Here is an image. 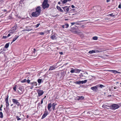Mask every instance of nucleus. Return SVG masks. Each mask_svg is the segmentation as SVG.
<instances>
[{"instance_id": "052dcab7", "label": "nucleus", "mask_w": 121, "mask_h": 121, "mask_svg": "<svg viewBox=\"0 0 121 121\" xmlns=\"http://www.w3.org/2000/svg\"><path fill=\"white\" fill-rule=\"evenodd\" d=\"M3 107V105L2 104L1 105V107H0L2 108Z\"/></svg>"}, {"instance_id": "603ef678", "label": "nucleus", "mask_w": 121, "mask_h": 121, "mask_svg": "<svg viewBox=\"0 0 121 121\" xmlns=\"http://www.w3.org/2000/svg\"><path fill=\"white\" fill-rule=\"evenodd\" d=\"M71 7L73 8H74L75 7L73 5H72L71 6Z\"/></svg>"}, {"instance_id": "de8ad7c7", "label": "nucleus", "mask_w": 121, "mask_h": 121, "mask_svg": "<svg viewBox=\"0 0 121 121\" xmlns=\"http://www.w3.org/2000/svg\"><path fill=\"white\" fill-rule=\"evenodd\" d=\"M117 87L116 88V87H114L113 86H112V88L113 90L117 89Z\"/></svg>"}, {"instance_id": "58836bf2", "label": "nucleus", "mask_w": 121, "mask_h": 121, "mask_svg": "<svg viewBox=\"0 0 121 121\" xmlns=\"http://www.w3.org/2000/svg\"><path fill=\"white\" fill-rule=\"evenodd\" d=\"M17 86L16 85H15L14 86H13V89L15 91H16V86Z\"/></svg>"}, {"instance_id": "4be33fe9", "label": "nucleus", "mask_w": 121, "mask_h": 121, "mask_svg": "<svg viewBox=\"0 0 121 121\" xmlns=\"http://www.w3.org/2000/svg\"><path fill=\"white\" fill-rule=\"evenodd\" d=\"M93 53H95V52L94 50L90 51L88 52V53L90 54H91Z\"/></svg>"}, {"instance_id": "4c0bfd02", "label": "nucleus", "mask_w": 121, "mask_h": 121, "mask_svg": "<svg viewBox=\"0 0 121 121\" xmlns=\"http://www.w3.org/2000/svg\"><path fill=\"white\" fill-rule=\"evenodd\" d=\"M104 86L102 84L100 85L99 86V87L101 88H102L103 87H104Z\"/></svg>"}, {"instance_id": "a211bd4d", "label": "nucleus", "mask_w": 121, "mask_h": 121, "mask_svg": "<svg viewBox=\"0 0 121 121\" xmlns=\"http://www.w3.org/2000/svg\"><path fill=\"white\" fill-rule=\"evenodd\" d=\"M102 107L105 108H107V109H109V107L107 105H105L104 104L103 105Z\"/></svg>"}, {"instance_id": "b1692460", "label": "nucleus", "mask_w": 121, "mask_h": 121, "mask_svg": "<svg viewBox=\"0 0 121 121\" xmlns=\"http://www.w3.org/2000/svg\"><path fill=\"white\" fill-rule=\"evenodd\" d=\"M87 82V80H85L84 81H81V83L83 84L86 83Z\"/></svg>"}, {"instance_id": "39448f33", "label": "nucleus", "mask_w": 121, "mask_h": 121, "mask_svg": "<svg viewBox=\"0 0 121 121\" xmlns=\"http://www.w3.org/2000/svg\"><path fill=\"white\" fill-rule=\"evenodd\" d=\"M43 8L45 9L46 8H48L49 7V4L48 3H43L42 4Z\"/></svg>"}, {"instance_id": "c03bdc74", "label": "nucleus", "mask_w": 121, "mask_h": 121, "mask_svg": "<svg viewBox=\"0 0 121 121\" xmlns=\"http://www.w3.org/2000/svg\"><path fill=\"white\" fill-rule=\"evenodd\" d=\"M94 51L95 52V53H96V52L98 53V52H99V51H98L97 50H96V49Z\"/></svg>"}, {"instance_id": "c756f323", "label": "nucleus", "mask_w": 121, "mask_h": 121, "mask_svg": "<svg viewBox=\"0 0 121 121\" xmlns=\"http://www.w3.org/2000/svg\"><path fill=\"white\" fill-rule=\"evenodd\" d=\"M9 46V43H7L6 44L5 46V48H8Z\"/></svg>"}, {"instance_id": "6ab92c4d", "label": "nucleus", "mask_w": 121, "mask_h": 121, "mask_svg": "<svg viewBox=\"0 0 121 121\" xmlns=\"http://www.w3.org/2000/svg\"><path fill=\"white\" fill-rule=\"evenodd\" d=\"M56 8L58 10L60 11L61 12H63V11L62 9L59 6H57L56 7Z\"/></svg>"}, {"instance_id": "a19ab883", "label": "nucleus", "mask_w": 121, "mask_h": 121, "mask_svg": "<svg viewBox=\"0 0 121 121\" xmlns=\"http://www.w3.org/2000/svg\"><path fill=\"white\" fill-rule=\"evenodd\" d=\"M109 15L110 16H112V17H114V15L113 14V13H111V14H110L109 15H108V16Z\"/></svg>"}, {"instance_id": "ddd939ff", "label": "nucleus", "mask_w": 121, "mask_h": 121, "mask_svg": "<svg viewBox=\"0 0 121 121\" xmlns=\"http://www.w3.org/2000/svg\"><path fill=\"white\" fill-rule=\"evenodd\" d=\"M56 67V66L53 65L50 66V68L49 70H52L54 69H55Z\"/></svg>"}, {"instance_id": "423d86ee", "label": "nucleus", "mask_w": 121, "mask_h": 121, "mask_svg": "<svg viewBox=\"0 0 121 121\" xmlns=\"http://www.w3.org/2000/svg\"><path fill=\"white\" fill-rule=\"evenodd\" d=\"M37 92L39 96H40L42 95L44 93V92L42 90H38L37 91Z\"/></svg>"}, {"instance_id": "a878e982", "label": "nucleus", "mask_w": 121, "mask_h": 121, "mask_svg": "<svg viewBox=\"0 0 121 121\" xmlns=\"http://www.w3.org/2000/svg\"><path fill=\"white\" fill-rule=\"evenodd\" d=\"M71 70L70 71V72L71 73H75V69H74L73 68H71Z\"/></svg>"}, {"instance_id": "412c9836", "label": "nucleus", "mask_w": 121, "mask_h": 121, "mask_svg": "<svg viewBox=\"0 0 121 121\" xmlns=\"http://www.w3.org/2000/svg\"><path fill=\"white\" fill-rule=\"evenodd\" d=\"M75 73H79L81 71V70L78 69H75Z\"/></svg>"}, {"instance_id": "1a4fd4ad", "label": "nucleus", "mask_w": 121, "mask_h": 121, "mask_svg": "<svg viewBox=\"0 0 121 121\" xmlns=\"http://www.w3.org/2000/svg\"><path fill=\"white\" fill-rule=\"evenodd\" d=\"M62 9L64 10V11L65 12H67L69 11V7L67 6H66L65 7H62Z\"/></svg>"}, {"instance_id": "09e8293b", "label": "nucleus", "mask_w": 121, "mask_h": 121, "mask_svg": "<svg viewBox=\"0 0 121 121\" xmlns=\"http://www.w3.org/2000/svg\"><path fill=\"white\" fill-rule=\"evenodd\" d=\"M65 25H61V26L62 27V28H64L65 27Z\"/></svg>"}, {"instance_id": "a18cd8bd", "label": "nucleus", "mask_w": 121, "mask_h": 121, "mask_svg": "<svg viewBox=\"0 0 121 121\" xmlns=\"http://www.w3.org/2000/svg\"><path fill=\"white\" fill-rule=\"evenodd\" d=\"M48 0H44L43 3H48L47 2Z\"/></svg>"}, {"instance_id": "e2e57ef3", "label": "nucleus", "mask_w": 121, "mask_h": 121, "mask_svg": "<svg viewBox=\"0 0 121 121\" xmlns=\"http://www.w3.org/2000/svg\"><path fill=\"white\" fill-rule=\"evenodd\" d=\"M71 0H67V2L68 1H71Z\"/></svg>"}, {"instance_id": "f3484780", "label": "nucleus", "mask_w": 121, "mask_h": 121, "mask_svg": "<svg viewBox=\"0 0 121 121\" xmlns=\"http://www.w3.org/2000/svg\"><path fill=\"white\" fill-rule=\"evenodd\" d=\"M51 38L53 40L56 39V37L54 35H52L51 36Z\"/></svg>"}, {"instance_id": "4468645a", "label": "nucleus", "mask_w": 121, "mask_h": 121, "mask_svg": "<svg viewBox=\"0 0 121 121\" xmlns=\"http://www.w3.org/2000/svg\"><path fill=\"white\" fill-rule=\"evenodd\" d=\"M57 104L56 103H53L52 105V109L53 110H55V106Z\"/></svg>"}, {"instance_id": "7c9ffc66", "label": "nucleus", "mask_w": 121, "mask_h": 121, "mask_svg": "<svg viewBox=\"0 0 121 121\" xmlns=\"http://www.w3.org/2000/svg\"><path fill=\"white\" fill-rule=\"evenodd\" d=\"M42 81V79H39L38 80V82L39 83V84H40L41 82Z\"/></svg>"}, {"instance_id": "4d7b16f0", "label": "nucleus", "mask_w": 121, "mask_h": 121, "mask_svg": "<svg viewBox=\"0 0 121 121\" xmlns=\"http://www.w3.org/2000/svg\"><path fill=\"white\" fill-rule=\"evenodd\" d=\"M119 105L120 106H121V103H120L119 104Z\"/></svg>"}, {"instance_id": "f8f14e48", "label": "nucleus", "mask_w": 121, "mask_h": 121, "mask_svg": "<svg viewBox=\"0 0 121 121\" xmlns=\"http://www.w3.org/2000/svg\"><path fill=\"white\" fill-rule=\"evenodd\" d=\"M109 71L112 72L113 73H114L115 74H116L117 73H120V72H118L117 70H108Z\"/></svg>"}, {"instance_id": "5fc2aeb1", "label": "nucleus", "mask_w": 121, "mask_h": 121, "mask_svg": "<svg viewBox=\"0 0 121 121\" xmlns=\"http://www.w3.org/2000/svg\"><path fill=\"white\" fill-rule=\"evenodd\" d=\"M60 53L61 54V55H63V52H60Z\"/></svg>"}, {"instance_id": "393cba45", "label": "nucleus", "mask_w": 121, "mask_h": 121, "mask_svg": "<svg viewBox=\"0 0 121 121\" xmlns=\"http://www.w3.org/2000/svg\"><path fill=\"white\" fill-rule=\"evenodd\" d=\"M19 37V36H16L15 38L13 39V42L15 41Z\"/></svg>"}, {"instance_id": "cd10ccee", "label": "nucleus", "mask_w": 121, "mask_h": 121, "mask_svg": "<svg viewBox=\"0 0 121 121\" xmlns=\"http://www.w3.org/2000/svg\"><path fill=\"white\" fill-rule=\"evenodd\" d=\"M74 83L75 84H81V81H77L76 82H74Z\"/></svg>"}, {"instance_id": "0e129e2a", "label": "nucleus", "mask_w": 121, "mask_h": 121, "mask_svg": "<svg viewBox=\"0 0 121 121\" xmlns=\"http://www.w3.org/2000/svg\"><path fill=\"white\" fill-rule=\"evenodd\" d=\"M28 117H29V116H28V115H27V118H28Z\"/></svg>"}, {"instance_id": "f257e3e1", "label": "nucleus", "mask_w": 121, "mask_h": 121, "mask_svg": "<svg viewBox=\"0 0 121 121\" xmlns=\"http://www.w3.org/2000/svg\"><path fill=\"white\" fill-rule=\"evenodd\" d=\"M41 12V8L39 6L36 8L35 11L32 13V16L33 17H37L40 15Z\"/></svg>"}, {"instance_id": "5701e85b", "label": "nucleus", "mask_w": 121, "mask_h": 121, "mask_svg": "<svg viewBox=\"0 0 121 121\" xmlns=\"http://www.w3.org/2000/svg\"><path fill=\"white\" fill-rule=\"evenodd\" d=\"M79 100L83 99L84 98V97L82 96H78Z\"/></svg>"}, {"instance_id": "49530a36", "label": "nucleus", "mask_w": 121, "mask_h": 121, "mask_svg": "<svg viewBox=\"0 0 121 121\" xmlns=\"http://www.w3.org/2000/svg\"><path fill=\"white\" fill-rule=\"evenodd\" d=\"M8 37V36H3V39H6V38L7 37Z\"/></svg>"}, {"instance_id": "ea45409f", "label": "nucleus", "mask_w": 121, "mask_h": 121, "mask_svg": "<svg viewBox=\"0 0 121 121\" xmlns=\"http://www.w3.org/2000/svg\"><path fill=\"white\" fill-rule=\"evenodd\" d=\"M33 50H33V52L32 53L33 54V53L34 54L35 52L36 51V50L35 48Z\"/></svg>"}, {"instance_id": "69168bd1", "label": "nucleus", "mask_w": 121, "mask_h": 121, "mask_svg": "<svg viewBox=\"0 0 121 121\" xmlns=\"http://www.w3.org/2000/svg\"><path fill=\"white\" fill-rule=\"evenodd\" d=\"M14 42H13V41L11 42V43H13Z\"/></svg>"}, {"instance_id": "473e14b6", "label": "nucleus", "mask_w": 121, "mask_h": 121, "mask_svg": "<svg viewBox=\"0 0 121 121\" xmlns=\"http://www.w3.org/2000/svg\"><path fill=\"white\" fill-rule=\"evenodd\" d=\"M93 40H96L97 39L98 37L97 36H94L93 37Z\"/></svg>"}, {"instance_id": "3c124183", "label": "nucleus", "mask_w": 121, "mask_h": 121, "mask_svg": "<svg viewBox=\"0 0 121 121\" xmlns=\"http://www.w3.org/2000/svg\"><path fill=\"white\" fill-rule=\"evenodd\" d=\"M43 99H42L41 101V104H42L43 103Z\"/></svg>"}, {"instance_id": "20e7f679", "label": "nucleus", "mask_w": 121, "mask_h": 121, "mask_svg": "<svg viewBox=\"0 0 121 121\" xmlns=\"http://www.w3.org/2000/svg\"><path fill=\"white\" fill-rule=\"evenodd\" d=\"M12 100V102L13 104L17 105L18 106H20V104L18 102V100L14 99H13Z\"/></svg>"}, {"instance_id": "9b49d317", "label": "nucleus", "mask_w": 121, "mask_h": 121, "mask_svg": "<svg viewBox=\"0 0 121 121\" xmlns=\"http://www.w3.org/2000/svg\"><path fill=\"white\" fill-rule=\"evenodd\" d=\"M99 8H100V7H98L97 8L95 7V8L94 9H93V11L94 12H95L94 14L95 13H97L98 12H99V10H98V9H99Z\"/></svg>"}, {"instance_id": "f704fd0d", "label": "nucleus", "mask_w": 121, "mask_h": 121, "mask_svg": "<svg viewBox=\"0 0 121 121\" xmlns=\"http://www.w3.org/2000/svg\"><path fill=\"white\" fill-rule=\"evenodd\" d=\"M40 25V23H38L36 25H35V28L38 27H39V26Z\"/></svg>"}, {"instance_id": "bf43d9fd", "label": "nucleus", "mask_w": 121, "mask_h": 121, "mask_svg": "<svg viewBox=\"0 0 121 121\" xmlns=\"http://www.w3.org/2000/svg\"><path fill=\"white\" fill-rule=\"evenodd\" d=\"M84 78H83L82 77H81L80 78V79L81 80L82 79H84Z\"/></svg>"}, {"instance_id": "2f4dec72", "label": "nucleus", "mask_w": 121, "mask_h": 121, "mask_svg": "<svg viewBox=\"0 0 121 121\" xmlns=\"http://www.w3.org/2000/svg\"><path fill=\"white\" fill-rule=\"evenodd\" d=\"M0 117L1 118H2L3 117V113L2 112H0Z\"/></svg>"}, {"instance_id": "c9c22d12", "label": "nucleus", "mask_w": 121, "mask_h": 121, "mask_svg": "<svg viewBox=\"0 0 121 121\" xmlns=\"http://www.w3.org/2000/svg\"><path fill=\"white\" fill-rule=\"evenodd\" d=\"M27 80L26 79H24L21 81V82L22 83H24L26 82Z\"/></svg>"}, {"instance_id": "bb28decb", "label": "nucleus", "mask_w": 121, "mask_h": 121, "mask_svg": "<svg viewBox=\"0 0 121 121\" xmlns=\"http://www.w3.org/2000/svg\"><path fill=\"white\" fill-rule=\"evenodd\" d=\"M62 4H64L67 2V0H63L62 1L61 0Z\"/></svg>"}, {"instance_id": "f03ea898", "label": "nucleus", "mask_w": 121, "mask_h": 121, "mask_svg": "<svg viewBox=\"0 0 121 121\" xmlns=\"http://www.w3.org/2000/svg\"><path fill=\"white\" fill-rule=\"evenodd\" d=\"M17 28V26L16 25H15L9 31V33L8 35V36H10V35H12V34H14L16 32V29Z\"/></svg>"}, {"instance_id": "13d9d810", "label": "nucleus", "mask_w": 121, "mask_h": 121, "mask_svg": "<svg viewBox=\"0 0 121 121\" xmlns=\"http://www.w3.org/2000/svg\"><path fill=\"white\" fill-rule=\"evenodd\" d=\"M2 108H1L0 107V110L1 111H2Z\"/></svg>"}, {"instance_id": "e433bc0d", "label": "nucleus", "mask_w": 121, "mask_h": 121, "mask_svg": "<svg viewBox=\"0 0 121 121\" xmlns=\"http://www.w3.org/2000/svg\"><path fill=\"white\" fill-rule=\"evenodd\" d=\"M16 118H17V121H19L21 120V119L19 118V117L17 116H16Z\"/></svg>"}, {"instance_id": "9d476101", "label": "nucleus", "mask_w": 121, "mask_h": 121, "mask_svg": "<svg viewBox=\"0 0 121 121\" xmlns=\"http://www.w3.org/2000/svg\"><path fill=\"white\" fill-rule=\"evenodd\" d=\"M30 85L32 87V88H31V89H32L33 87L34 86H36L37 85V83L36 82H33L31 83H30Z\"/></svg>"}, {"instance_id": "864d4df0", "label": "nucleus", "mask_w": 121, "mask_h": 121, "mask_svg": "<svg viewBox=\"0 0 121 121\" xmlns=\"http://www.w3.org/2000/svg\"><path fill=\"white\" fill-rule=\"evenodd\" d=\"M118 8H120V9L121 8V5L120 4H119L118 6Z\"/></svg>"}, {"instance_id": "0eeeda50", "label": "nucleus", "mask_w": 121, "mask_h": 121, "mask_svg": "<svg viewBox=\"0 0 121 121\" xmlns=\"http://www.w3.org/2000/svg\"><path fill=\"white\" fill-rule=\"evenodd\" d=\"M98 86V85H97L96 86L91 87V89L93 91L95 92H96L98 90L97 88Z\"/></svg>"}, {"instance_id": "7ed1b4c3", "label": "nucleus", "mask_w": 121, "mask_h": 121, "mask_svg": "<svg viewBox=\"0 0 121 121\" xmlns=\"http://www.w3.org/2000/svg\"><path fill=\"white\" fill-rule=\"evenodd\" d=\"M119 107V105L117 104H114L111 106V108L113 109H115L118 108Z\"/></svg>"}, {"instance_id": "c85d7f7f", "label": "nucleus", "mask_w": 121, "mask_h": 121, "mask_svg": "<svg viewBox=\"0 0 121 121\" xmlns=\"http://www.w3.org/2000/svg\"><path fill=\"white\" fill-rule=\"evenodd\" d=\"M79 22V21H77V22H72L71 23V24L72 25H74L75 24H78V23H77Z\"/></svg>"}, {"instance_id": "338daca9", "label": "nucleus", "mask_w": 121, "mask_h": 121, "mask_svg": "<svg viewBox=\"0 0 121 121\" xmlns=\"http://www.w3.org/2000/svg\"><path fill=\"white\" fill-rule=\"evenodd\" d=\"M13 105V104H12L11 105V106H12Z\"/></svg>"}, {"instance_id": "aec40b11", "label": "nucleus", "mask_w": 121, "mask_h": 121, "mask_svg": "<svg viewBox=\"0 0 121 121\" xmlns=\"http://www.w3.org/2000/svg\"><path fill=\"white\" fill-rule=\"evenodd\" d=\"M32 30V29H31L28 28L26 29L23 30L22 31L23 32L26 31H29Z\"/></svg>"}, {"instance_id": "72a5a7b5", "label": "nucleus", "mask_w": 121, "mask_h": 121, "mask_svg": "<svg viewBox=\"0 0 121 121\" xmlns=\"http://www.w3.org/2000/svg\"><path fill=\"white\" fill-rule=\"evenodd\" d=\"M65 28H67L69 27V25L68 24H65Z\"/></svg>"}, {"instance_id": "774afa93", "label": "nucleus", "mask_w": 121, "mask_h": 121, "mask_svg": "<svg viewBox=\"0 0 121 121\" xmlns=\"http://www.w3.org/2000/svg\"><path fill=\"white\" fill-rule=\"evenodd\" d=\"M60 2H59L58 3V4H60Z\"/></svg>"}, {"instance_id": "6e6d98bb", "label": "nucleus", "mask_w": 121, "mask_h": 121, "mask_svg": "<svg viewBox=\"0 0 121 121\" xmlns=\"http://www.w3.org/2000/svg\"><path fill=\"white\" fill-rule=\"evenodd\" d=\"M110 0H107V2H108L110 1Z\"/></svg>"}, {"instance_id": "6e6552de", "label": "nucleus", "mask_w": 121, "mask_h": 121, "mask_svg": "<svg viewBox=\"0 0 121 121\" xmlns=\"http://www.w3.org/2000/svg\"><path fill=\"white\" fill-rule=\"evenodd\" d=\"M5 101L6 103V108L8 107L9 105V104L8 101V96H7V97L5 99Z\"/></svg>"}, {"instance_id": "79ce46f5", "label": "nucleus", "mask_w": 121, "mask_h": 121, "mask_svg": "<svg viewBox=\"0 0 121 121\" xmlns=\"http://www.w3.org/2000/svg\"><path fill=\"white\" fill-rule=\"evenodd\" d=\"M78 98V96H77L76 97L74 98L75 99V100H78L79 99Z\"/></svg>"}, {"instance_id": "dca6fc26", "label": "nucleus", "mask_w": 121, "mask_h": 121, "mask_svg": "<svg viewBox=\"0 0 121 121\" xmlns=\"http://www.w3.org/2000/svg\"><path fill=\"white\" fill-rule=\"evenodd\" d=\"M52 107V104L51 103H50L48 104V108L49 111H51V110H50V109Z\"/></svg>"}, {"instance_id": "8fccbe9b", "label": "nucleus", "mask_w": 121, "mask_h": 121, "mask_svg": "<svg viewBox=\"0 0 121 121\" xmlns=\"http://www.w3.org/2000/svg\"><path fill=\"white\" fill-rule=\"evenodd\" d=\"M40 34L41 35H43L44 34V33L43 32H41Z\"/></svg>"}, {"instance_id": "680f3d73", "label": "nucleus", "mask_w": 121, "mask_h": 121, "mask_svg": "<svg viewBox=\"0 0 121 121\" xmlns=\"http://www.w3.org/2000/svg\"><path fill=\"white\" fill-rule=\"evenodd\" d=\"M46 96H44V98H43V99H44L45 98H46Z\"/></svg>"}, {"instance_id": "37998d69", "label": "nucleus", "mask_w": 121, "mask_h": 121, "mask_svg": "<svg viewBox=\"0 0 121 121\" xmlns=\"http://www.w3.org/2000/svg\"><path fill=\"white\" fill-rule=\"evenodd\" d=\"M30 80L28 79L27 80L26 82H27L28 83H30Z\"/></svg>"}, {"instance_id": "2eb2a0df", "label": "nucleus", "mask_w": 121, "mask_h": 121, "mask_svg": "<svg viewBox=\"0 0 121 121\" xmlns=\"http://www.w3.org/2000/svg\"><path fill=\"white\" fill-rule=\"evenodd\" d=\"M47 112H45L42 116V119H43L45 118L47 116Z\"/></svg>"}]
</instances>
